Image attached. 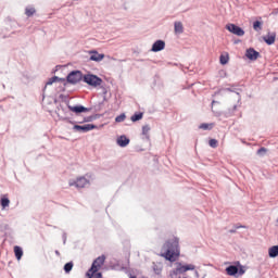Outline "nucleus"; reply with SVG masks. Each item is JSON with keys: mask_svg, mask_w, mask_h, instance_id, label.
I'll use <instances>...</instances> for the list:
<instances>
[{"mask_svg": "<svg viewBox=\"0 0 278 278\" xmlns=\"http://www.w3.org/2000/svg\"><path fill=\"white\" fill-rule=\"evenodd\" d=\"M91 278H103V275L101 273L97 271L93 275H91Z\"/></svg>", "mask_w": 278, "mask_h": 278, "instance_id": "c756f323", "label": "nucleus"}, {"mask_svg": "<svg viewBox=\"0 0 278 278\" xmlns=\"http://www.w3.org/2000/svg\"><path fill=\"white\" fill-rule=\"evenodd\" d=\"M73 270V262L66 263L64 265V271L65 273H71Z\"/></svg>", "mask_w": 278, "mask_h": 278, "instance_id": "393cba45", "label": "nucleus"}, {"mask_svg": "<svg viewBox=\"0 0 278 278\" xmlns=\"http://www.w3.org/2000/svg\"><path fill=\"white\" fill-rule=\"evenodd\" d=\"M166 47V42L162 40H157L153 43L151 51L154 53H157V51H163V49Z\"/></svg>", "mask_w": 278, "mask_h": 278, "instance_id": "9b49d317", "label": "nucleus"}, {"mask_svg": "<svg viewBox=\"0 0 278 278\" xmlns=\"http://www.w3.org/2000/svg\"><path fill=\"white\" fill-rule=\"evenodd\" d=\"M229 233H236V230H229Z\"/></svg>", "mask_w": 278, "mask_h": 278, "instance_id": "473e14b6", "label": "nucleus"}, {"mask_svg": "<svg viewBox=\"0 0 278 278\" xmlns=\"http://www.w3.org/2000/svg\"><path fill=\"white\" fill-rule=\"evenodd\" d=\"M219 62H220V64H223V65L227 64V63L229 62V54H228V53L222 54V55L219 56Z\"/></svg>", "mask_w": 278, "mask_h": 278, "instance_id": "412c9836", "label": "nucleus"}, {"mask_svg": "<svg viewBox=\"0 0 278 278\" xmlns=\"http://www.w3.org/2000/svg\"><path fill=\"white\" fill-rule=\"evenodd\" d=\"M174 30L175 34H184V24L181 22H175Z\"/></svg>", "mask_w": 278, "mask_h": 278, "instance_id": "2eb2a0df", "label": "nucleus"}, {"mask_svg": "<svg viewBox=\"0 0 278 278\" xmlns=\"http://www.w3.org/2000/svg\"><path fill=\"white\" fill-rule=\"evenodd\" d=\"M103 264H105V255L97 257L93 261L91 268L86 274L87 278H92V275H94V273H99L103 267Z\"/></svg>", "mask_w": 278, "mask_h": 278, "instance_id": "f03ea898", "label": "nucleus"}, {"mask_svg": "<svg viewBox=\"0 0 278 278\" xmlns=\"http://www.w3.org/2000/svg\"><path fill=\"white\" fill-rule=\"evenodd\" d=\"M70 112H73L74 114H81L84 112H90V109L88 108H85L83 105H76V106H73V105H67Z\"/></svg>", "mask_w": 278, "mask_h": 278, "instance_id": "0eeeda50", "label": "nucleus"}, {"mask_svg": "<svg viewBox=\"0 0 278 278\" xmlns=\"http://www.w3.org/2000/svg\"><path fill=\"white\" fill-rule=\"evenodd\" d=\"M161 257H165L167 262H177L179 257V238L168 239L162 247Z\"/></svg>", "mask_w": 278, "mask_h": 278, "instance_id": "f257e3e1", "label": "nucleus"}, {"mask_svg": "<svg viewBox=\"0 0 278 278\" xmlns=\"http://www.w3.org/2000/svg\"><path fill=\"white\" fill-rule=\"evenodd\" d=\"M226 29L230 31V34H235V36H244V29L240 28L236 24L226 25Z\"/></svg>", "mask_w": 278, "mask_h": 278, "instance_id": "39448f33", "label": "nucleus"}, {"mask_svg": "<svg viewBox=\"0 0 278 278\" xmlns=\"http://www.w3.org/2000/svg\"><path fill=\"white\" fill-rule=\"evenodd\" d=\"M81 79H84V75L81 74V72H78V71L72 72L67 76L68 84H79Z\"/></svg>", "mask_w": 278, "mask_h": 278, "instance_id": "20e7f679", "label": "nucleus"}, {"mask_svg": "<svg viewBox=\"0 0 278 278\" xmlns=\"http://www.w3.org/2000/svg\"><path fill=\"white\" fill-rule=\"evenodd\" d=\"M127 116L123 113L115 118V123H124Z\"/></svg>", "mask_w": 278, "mask_h": 278, "instance_id": "bb28decb", "label": "nucleus"}, {"mask_svg": "<svg viewBox=\"0 0 278 278\" xmlns=\"http://www.w3.org/2000/svg\"><path fill=\"white\" fill-rule=\"evenodd\" d=\"M263 40L266 45H275V40H277V33H268L263 37Z\"/></svg>", "mask_w": 278, "mask_h": 278, "instance_id": "1a4fd4ad", "label": "nucleus"}, {"mask_svg": "<svg viewBox=\"0 0 278 278\" xmlns=\"http://www.w3.org/2000/svg\"><path fill=\"white\" fill-rule=\"evenodd\" d=\"M214 123H211V124H201L200 126H199V128L200 129H203L204 131H207V130H210V129H214Z\"/></svg>", "mask_w": 278, "mask_h": 278, "instance_id": "aec40b11", "label": "nucleus"}, {"mask_svg": "<svg viewBox=\"0 0 278 278\" xmlns=\"http://www.w3.org/2000/svg\"><path fill=\"white\" fill-rule=\"evenodd\" d=\"M96 127H97L96 125L86 124V125H83V126L75 125L74 129L76 131H83L84 134H86V131H92V129H94Z\"/></svg>", "mask_w": 278, "mask_h": 278, "instance_id": "6e6552de", "label": "nucleus"}, {"mask_svg": "<svg viewBox=\"0 0 278 278\" xmlns=\"http://www.w3.org/2000/svg\"><path fill=\"white\" fill-rule=\"evenodd\" d=\"M208 144H210V147H211L212 149H216V148L218 147V140H216V139H211V140L208 141Z\"/></svg>", "mask_w": 278, "mask_h": 278, "instance_id": "cd10ccee", "label": "nucleus"}, {"mask_svg": "<svg viewBox=\"0 0 278 278\" xmlns=\"http://www.w3.org/2000/svg\"><path fill=\"white\" fill-rule=\"evenodd\" d=\"M105 58V54H99L97 51H92L90 55L91 62H101Z\"/></svg>", "mask_w": 278, "mask_h": 278, "instance_id": "f8f14e48", "label": "nucleus"}, {"mask_svg": "<svg viewBox=\"0 0 278 278\" xmlns=\"http://www.w3.org/2000/svg\"><path fill=\"white\" fill-rule=\"evenodd\" d=\"M58 81H63L62 78L58 77V76H54L52 78H50L47 83H46V87L47 86H53V84L58 83Z\"/></svg>", "mask_w": 278, "mask_h": 278, "instance_id": "6ab92c4d", "label": "nucleus"}, {"mask_svg": "<svg viewBox=\"0 0 278 278\" xmlns=\"http://www.w3.org/2000/svg\"><path fill=\"white\" fill-rule=\"evenodd\" d=\"M117 144L118 147H127V144H129V138L121 136L119 138H117Z\"/></svg>", "mask_w": 278, "mask_h": 278, "instance_id": "ddd939ff", "label": "nucleus"}, {"mask_svg": "<svg viewBox=\"0 0 278 278\" xmlns=\"http://www.w3.org/2000/svg\"><path fill=\"white\" fill-rule=\"evenodd\" d=\"M13 251H14V253H15L16 260L21 261L22 257H23V248H22V247H18V245H15V247L13 248Z\"/></svg>", "mask_w": 278, "mask_h": 278, "instance_id": "4468645a", "label": "nucleus"}, {"mask_svg": "<svg viewBox=\"0 0 278 278\" xmlns=\"http://www.w3.org/2000/svg\"><path fill=\"white\" fill-rule=\"evenodd\" d=\"M0 204L2 210H5V207H10V199H8L5 195L1 197Z\"/></svg>", "mask_w": 278, "mask_h": 278, "instance_id": "f3484780", "label": "nucleus"}, {"mask_svg": "<svg viewBox=\"0 0 278 278\" xmlns=\"http://www.w3.org/2000/svg\"><path fill=\"white\" fill-rule=\"evenodd\" d=\"M226 273L230 277H233V275H238V268L233 265H230L229 267L226 268Z\"/></svg>", "mask_w": 278, "mask_h": 278, "instance_id": "dca6fc26", "label": "nucleus"}, {"mask_svg": "<svg viewBox=\"0 0 278 278\" xmlns=\"http://www.w3.org/2000/svg\"><path fill=\"white\" fill-rule=\"evenodd\" d=\"M142 116H143L142 113H136V114H134V115L130 117V119H131L132 123H136V122H138V121H142Z\"/></svg>", "mask_w": 278, "mask_h": 278, "instance_id": "4be33fe9", "label": "nucleus"}, {"mask_svg": "<svg viewBox=\"0 0 278 278\" xmlns=\"http://www.w3.org/2000/svg\"><path fill=\"white\" fill-rule=\"evenodd\" d=\"M253 29H254L255 31L262 30V22H260V21L254 22V23H253Z\"/></svg>", "mask_w": 278, "mask_h": 278, "instance_id": "b1692460", "label": "nucleus"}, {"mask_svg": "<svg viewBox=\"0 0 278 278\" xmlns=\"http://www.w3.org/2000/svg\"><path fill=\"white\" fill-rule=\"evenodd\" d=\"M269 257H277L278 256V245H273L268 250Z\"/></svg>", "mask_w": 278, "mask_h": 278, "instance_id": "a211bd4d", "label": "nucleus"}, {"mask_svg": "<svg viewBox=\"0 0 278 278\" xmlns=\"http://www.w3.org/2000/svg\"><path fill=\"white\" fill-rule=\"evenodd\" d=\"M90 184L86 177H79L75 182H70V186H75L76 188H86Z\"/></svg>", "mask_w": 278, "mask_h": 278, "instance_id": "423d86ee", "label": "nucleus"}, {"mask_svg": "<svg viewBox=\"0 0 278 278\" xmlns=\"http://www.w3.org/2000/svg\"><path fill=\"white\" fill-rule=\"evenodd\" d=\"M84 81L85 84H88V86H92L93 88H97V86H101V84H103V80L100 77L92 74L85 75Z\"/></svg>", "mask_w": 278, "mask_h": 278, "instance_id": "7ed1b4c3", "label": "nucleus"}, {"mask_svg": "<svg viewBox=\"0 0 278 278\" xmlns=\"http://www.w3.org/2000/svg\"><path fill=\"white\" fill-rule=\"evenodd\" d=\"M245 58H248V60L255 61L257 58H260V52L255 51L253 48H250L245 52Z\"/></svg>", "mask_w": 278, "mask_h": 278, "instance_id": "9d476101", "label": "nucleus"}, {"mask_svg": "<svg viewBox=\"0 0 278 278\" xmlns=\"http://www.w3.org/2000/svg\"><path fill=\"white\" fill-rule=\"evenodd\" d=\"M25 14H26V16H34L35 14H36V9L35 8H26L25 9Z\"/></svg>", "mask_w": 278, "mask_h": 278, "instance_id": "5701e85b", "label": "nucleus"}, {"mask_svg": "<svg viewBox=\"0 0 278 278\" xmlns=\"http://www.w3.org/2000/svg\"><path fill=\"white\" fill-rule=\"evenodd\" d=\"M266 153V148H261L257 150V155H264Z\"/></svg>", "mask_w": 278, "mask_h": 278, "instance_id": "7c9ffc66", "label": "nucleus"}, {"mask_svg": "<svg viewBox=\"0 0 278 278\" xmlns=\"http://www.w3.org/2000/svg\"><path fill=\"white\" fill-rule=\"evenodd\" d=\"M244 228H247V227H245V226H242V225L235 227V229H244Z\"/></svg>", "mask_w": 278, "mask_h": 278, "instance_id": "2f4dec72", "label": "nucleus"}, {"mask_svg": "<svg viewBox=\"0 0 278 278\" xmlns=\"http://www.w3.org/2000/svg\"><path fill=\"white\" fill-rule=\"evenodd\" d=\"M149 131H151V127L149 125H146V126L142 127L143 136H148Z\"/></svg>", "mask_w": 278, "mask_h": 278, "instance_id": "c85d7f7f", "label": "nucleus"}, {"mask_svg": "<svg viewBox=\"0 0 278 278\" xmlns=\"http://www.w3.org/2000/svg\"><path fill=\"white\" fill-rule=\"evenodd\" d=\"M194 265H192V264H189V265H184L182 267H181V270L184 271V273H187V270H194Z\"/></svg>", "mask_w": 278, "mask_h": 278, "instance_id": "a878e982", "label": "nucleus"}]
</instances>
